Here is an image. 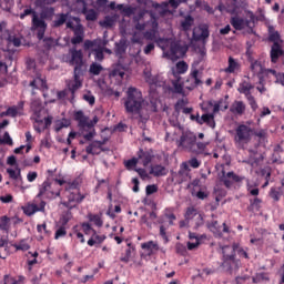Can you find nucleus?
I'll return each mask as SVG.
<instances>
[{"label":"nucleus","instance_id":"48","mask_svg":"<svg viewBox=\"0 0 284 284\" xmlns=\"http://www.w3.org/2000/svg\"><path fill=\"white\" fill-rule=\"evenodd\" d=\"M199 211H196V209L194 207H187L186 212L184 214V219L185 221H187V223H190V221H192V219H196V216L199 215Z\"/></svg>","mask_w":284,"mask_h":284},{"label":"nucleus","instance_id":"51","mask_svg":"<svg viewBox=\"0 0 284 284\" xmlns=\"http://www.w3.org/2000/svg\"><path fill=\"white\" fill-rule=\"evenodd\" d=\"M0 230L3 232H8V230H10V217L6 215L0 217Z\"/></svg>","mask_w":284,"mask_h":284},{"label":"nucleus","instance_id":"45","mask_svg":"<svg viewBox=\"0 0 284 284\" xmlns=\"http://www.w3.org/2000/svg\"><path fill=\"white\" fill-rule=\"evenodd\" d=\"M68 230H70V226H64L60 224V226L57 229L54 233L55 241H59V239H64V236L68 235Z\"/></svg>","mask_w":284,"mask_h":284},{"label":"nucleus","instance_id":"61","mask_svg":"<svg viewBox=\"0 0 284 284\" xmlns=\"http://www.w3.org/2000/svg\"><path fill=\"white\" fill-rule=\"evenodd\" d=\"M189 165L190 168H192L193 170H199V168H201V160L196 159V158H191L189 160Z\"/></svg>","mask_w":284,"mask_h":284},{"label":"nucleus","instance_id":"43","mask_svg":"<svg viewBox=\"0 0 284 284\" xmlns=\"http://www.w3.org/2000/svg\"><path fill=\"white\" fill-rule=\"evenodd\" d=\"M30 87L33 90H39V88H41L42 90H48V84H47L45 80H43L41 78H36L33 81H31Z\"/></svg>","mask_w":284,"mask_h":284},{"label":"nucleus","instance_id":"7","mask_svg":"<svg viewBox=\"0 0 284 284\" xmlns=\"http://www.w3.org/2000/svg\"><path fill=\"white\" fill-rule=\"evenodd\" d=\"M61 196V189L52 190V183L50 181H44L39 186V193L36 199H47L48 201H52L57 197Z\"/></svg>","mask_w":284,"mask_h":284},{"label":"nucleus","instance_id":"42","mask_svg":"<svg viewBox=\"0 0 284 284\" xmlns=\"http://www.w3.org/2000/svg\"><path fill=\"white\" fill-rule=\"evenodd\" d=\"M11 247H14L16 252H28L30 250V244L28 240H21L19 243L11 244Z\"/></svg>","mask_w":284,"mask_h":284},{"label":"nucleus","instance_id":"8","mask_svg":"<svg viewBox=\"0 0 284 284\" xmlns=\"http://www.w3.org/2000/svg\"><path fill=\"white\" fill-rule=\"evenodd\" d=\"M65 197L62 203L64 207H68V210H72L79 205V203H83V200L85 199V195H82L79 191H65Z\"/></svg>","mask_w":284,"mask_h":284},{"label":"nucleus","instance_id":"31","mask_svg":"<svg viewBox=\"0 0 284 284\" xmlns=\"http://www.w3.org/2000/svg\"><path fill=\"white\" fill-rule=\"evenodd\" d=\"M138 159H140V161H142V165L144 168H148L150 165V163H152V153H150L148 151H143V149H140L138 151Z\"/></svg>","mask_w":284,"mask_h":284},{"label":"nucleus","instance_id":"12","mask_svg":"<svg viewBox=\"0 0 284 284\" xmlns=\"http://www.w3.org/2000/svg\"><path fill=\"white\" fill-rule=\"evenodd\" d=\"M222 183L225 185L227 189L232 187L234 183H241L243 181V176L236 175L233 171L229 172L225 174V171L222 172Z\"/></svg>","mask_w":284,"mask_h":284},{"label":"nucleus","instance_id":"24","mask_svg":"<svg viewBox=\"0 0 284 284\" xmlns=\"http://www.w3.org/2000/svg\"><path fill=\"white\" fill-rule=\"evenodd\" d=\"M240 8H243L242 0H226V12L229 14H237Z\"/></svg>","mask_w":284,"mask_h":284},{"label":"nucleus","instance_id":"44","mask_svg":"<svg viewBox=\"0 0 284 284\" xmlns=\"http://www.w3.org/2000/svg\"><path fill=\"white\" fill-rule=\"evenodd\" d=\"M82 13H84L87 21H97L98 14L94 9H88V7H83Z\"/></svg>","mask_w":284,"mask_h":284},{"label":"nucleus","instance_id":"52","mask_svg":"<svg viewBox=\"0 0 284 284\" xmlns=\"http://www.w3.org/2000/svg\"><path fill=\"white\" fill-rule=\"evenodd\" d=\"M0 145H14V142L8 131L4 132L3 138H0Z\"/></svg>","mask_w":284,"mask_h":284},{"label":"nucleus","instance_id":"5","mask_svg":"<svg viewBox=\"0 0 284 284\" xmlns=\"http://www.w3.org/2000/svg\"><path fill=\"white\" fill-rule=\"evenodd\" d=\"M81 77H83V73H73V80L67 83V89L58 92V99H68L70 103H74L77 91L83 88Z\"/></svg>","mask_w":284,"mask_h":284},{"label":"nucleus","instance_id":"26","mask_svg":"<svg viewBox=\"0 0 284 284\" xmlns=\"http://www.w3.org/2000/svg\"><path fill=\"white\" fill-rule=\"evenodd\" d=\"M168 168L161 165V164H153L150 168L149 174L152 176L159 178V176H168Z\"/></svg>","mask_w":284,"mask_h":284},{"label":"nucleus","instance_id":"29","mask_svg":"<svg viewBox=\"0 0 284 284\" xmlns=\"http://www.w3.org/2000/svg\"><path fill=\"white\" fill-rule=\"evenodd\" d=\"M105 239H108V236L98 235L97 231H93V234L88 240L87 244L89 245V247H94V245H101V243H103L105 241Z\"/></svg>","mask_w":284,"mask_h":284},{"label":"nucleus","instance_id":"25","mask_svg":"<svg viewBox=\"0 0 284 284\" xmlns=\"http://www.w3.org/2000/svg\"><path fill=\"white\" fill-rule=\"evenodd\" d=\"M190 81H191V84L185 87L186 90H195V88H199V85H201V83H203V81H201V79H199L197 69H194L191 72V78H190V80L186 81V83H190Z\"/></svg>","mask_w":284,"mask_h":284},{"label":"nucleus","instance_id":"20","mask_svg":"<svg viewBox=\"0 0 284 284\" xmlns=\"http://www.w3.org/2000/svg\"><path fill=\"white\" fill-rule=\"evenodd\" d=\"M222 225H223V227L221 225H219V221H213L207 224V227H209V230H211V232H213V234L221 235V234H223V232L225 234L230 233V227L227 226V224L223 223Z\"/></svg>","mask_w":284,"mask_h":284},{"label":"nucleus","instance_id":"41","mask_svg":"<svg viewBox=\"0 0 284 284\" xmlns=\"http://www.w3.org/2000/svg\"><path fill=\"white\" fill-rule=\"evenodd\" d=\"M194 26V18L192 16H186L184 20L181 21V28L184 32H190Z\"/></svg>","mask_w":284,"mask_h":284},{"label":"nucleus","instance_id":"17","mask_svg":"<svg viewBox=\"0 0 284 284\" xmlns=\"http://www.w3.org/2000/svg\"><path fill=\"white\" fill-rule=\"evenodd\" d=\"M210 38V29L207 24H203L197 29L193 30V40L194 41H205V39Z\"/></svg>","mask_w":284,"mask_h":284},{"label":"nucleus","instance_id":"15","mask_svg":"<svg viewBox=\"0 0 284 284\" xmlns=\"http://www.w3.org/2000/svg\"><path fill=\"white\" fill-rule=\"evenodd\" d=\"M84 38L85 31L83 30V24L78 23L75 28H73V37L71 39L72 45H79V43H83Z\"/></svg>","mask_w":284,"mask_h":284},{"label":"nucleus","instance_id":"46","mask_svg":"<svg viewBox=\"0 0 284 284\" xmlns=\"http://www.w3.org/2000/svg\"><path fill=\"white\" fill-rule=\"evenodd\" d=\"M163 216L164 219H168L169 225H174V221H176V215L174 214L173 209H165Z\"/></svg>","mask_w":284,"mask_h":284},{"label":"nucleus","instance_id":"6","mask_svg":"<svg viewBox=\"0 0 284 284\" xmlns=\"http://www.w3.org/2000/svg\"><path fill=\"white\" fill-rule=\"evenodd\" d=\"M32 16V30H37V38L39 41H43V37H45V31L48 30V23L39 20V14L32 8L24 9V11L20 14V19H26V17Z\"/></svg>","mask_w":284,"mask_h":284},{"label":"nucleus","instance_id":"63","mask_svg":"<svg viewBox=\"0 0 284 284\" xmlns=\"http://www.w3.org/2000/svg\"><path fill=\"white\" fill-rule=\"evenodd\" d=\"M83 100L87 101L89 105H94V103L97 102V98H94V95L91 94L90 92L83 95Z\"/></svg>","mask_w":284,"mask_h":284},{"label":"nucleus","instance_id":"49","mask_svg":"<svg viewBox=\"0 0 284 284\" xmlns=\"http://www.w3.org/2000/svg\"><path fill=\"white\" fill-rule=\"evenodd\" d=\"M90 74H93L94 77H99L101 72H103V67L97 62L91 63L89 69Z\"/></svg>","mask_w":284,"mask_h":284},{"label":"nucleus","instance_id":"10","mask_svg":"<svg viewBox=\"0 0 284 284\" xmlns=\"http://www.w3.org/2000/svg\"><path fill=\"white\" fill-rule=\"evenodd\" d=\"M250 63H251L250 68L254 77H258L261 74H265L266 77H270V74H276V70L265 69V65H263V61L261 60L251 59Z\"/></svg>","mask_w":284,"mask_h":284},{"label":"nucleus","instance_id":"64","mask_svg":"<svg viewBox=\"0 0 284 284\" xmlns=\"http://www.w3.org/2000/svg\"><path fill=\"white\" fill-rule=\"evenodd\" d=\"M173 92L174 94H183V84L179 83V81L173 82Z\"/></svg>","mask_w":284,"mask_h":284},{"label":"nucleus","instance_id":"14","mask_svg":"<svg viewBox=\"0 0 284 284\" xmlns=\"http://www.w3.org/2000/svg\"><path fill=\"white\" fill-rule=\"evenodd\" d=\"M186 52H187V49L178 42H172L170 44V57L172 59H181V57H185Z\"/></svg>","mask_w":284,"mask_h":284},{"label":"nucleus","instance_id":"39","mask_svg":"<svg viewBox=\"0 0 284 284\" xmlns=\"http://www.w3.org/2000/svg\"><path fill=\"white\" fill-rule=\"evenodd\" d=\"M87 219L93 223L95 227H103V219L101 214L88 213Z\"/></svg>","mask_w":284,"mask_h":284},{"label":"nucleus","instance_id":"35","mask_svg":"<svg viewBox=\"0 0 284 284\" xmlns=\"http://www.w3.org/2000/svg\"><path fill=\"white\" fill-rule=\"evenodd\" d=\"M268 196L275 202L278 203L281 197L283 196V187L281 186H272L268 192Z\"/></svg>","mask_w":284,"mask_h":284},{"label":"nucleus","instance_id":"58","mask_svg":"<svg viewBox=\"0 0 284 284\" xmlns=\"http://www.w3.org/2000/svg\"><path fill=\"white\" fill-rule=\"evenodd\" d=\"M159 192V186L156 184H150L145 187L146 196H152V194H156Z\"/></svg>","mask_w":284,"mask_h":284},{"label":"nucleus","instance_id":"23","mask_svg":"<svg viewBox=\"0 0 284 284\" xmlns=\"http://www.w3.org/2000/svg\"><path fill=\"white\" fill-rule=\"evenodd\" d=\"M245 102L243 101H235L232 103L230 108V112L235 116H243L245 114Z\"/></svg>","mask_w":284,"mask_h":284},{"label":"nucleus","instance_id":"27","mask_svg":"<svg viewBox=\"0 0 284 284\" xmlns=\"http://www.w3.org/2000/svg\"><path fill=\"white\" fill-rule=\"evenodd\" d=\"M54 19V8L45 7L41 10L39 20L45 23V21H52Z\"/></svg>","mask_w":284,"mask_h":284},{"label":"nucleus","instance_id":"11","mask_svg":"<svg viewBox=\"0 0 284 284\" xmlns=\"http://www.w3.org/2000/svg\"><path fill=\"white\" fill-rule=\"evenodd\" d=\"M45 201H40L39 204L37 203H28L22 207L26 216H33V214H37V212H45Z\"/></svg>","mask_w":284,"mask_h":284},{"label":"nucleus","instance_id":"53","mask_svg":"<svg viewBox=\"0 0 284 284\" xmlns=\"http://www.w3.org/2000/svg\"><path fill=\"white\" fill-rule=\"evenodd\" d=\"M190 172H192V170L190 169V162H182V164L180 165L179 174H185V176H190Z\"/></svg>","mask_w":284,"mask_h":284},{"label":"nucleus","instance_id":"19","mask_svg":"<svg viewBox=\"0 0 284 284\" xmlns=\"http://www.w3.org/2000/svg\"><path fill=\"white\" fill-rule=\"evenodd\" d=\"M196 123H199V125H203V123H205L209 128H216V122L214 121V114L212 113H205L202 116H200L199 114H196Z\"/></svg>","mask_w":284,"mask_h":284},{"label":"nucleus","instance_id":"13","mask_svg":"<svg viewBox=\"0 0 284 284\" xmlns=\"http://www.w3.org/2000/svg\"><path fill=\"white\" fill-rule=\"evenodd\" d=\"M271 63H278L280 59H284V47L283 44L274 43L270 50Z\"/></svg>","mask_w":284,"mask_h":284},{"label":"nucleus","instance_id":"36","mask_svg":"<svg viewBox=\"0 0 284 284\" xmlns=\"http://www.w3.org/2000/svg\"><path fill=\"white\" fill-rule=\"evenodd\" d=\"M252 90H254V85H252V83L244 81L242 83H240L237 92H240V94H244V97H250L252 94Z\"/></svg>","mask_w":284,"mask_h":284},{"label":"nucleus","instance_id":"1","mask_svg":"<svg viewBox=\"0 0 284 284\" xmlns=\"http://www.w3.org/2000/svg\"><path fill=\"white\" fill-rule=\"evenodd\" d=\"M176 145L180 150L192 152L193 154L203 152L207 148V143L196 141V133L192 131H183L180 139L176 140Z\"/></svg>","mask_w":284,"mask_h":284},{"label":"nucleus","instance_id":"37","mask_svg":"<svg viewBox=\"0 0 284 284\" xmlns=\"http://www.w3.org/2000/svg\"><path fill=\"white\" fill-rule=\"evenodd\" d=\"M10 256V246L8 240L1 237L0 239V258H8Z\"/></svg>","mask_w":284,"mask_h":284},{"label":"nucleus","instance_id":"40","mask_svg":"<svg viewBox=\"0 0 284 284\" xmlns=\"http://www.w3.org/2000/svg\"><path fill=\"white\" fill-rule=\"evenodd\" d=\"M57 19L52 21L51 28H61L68 21V13H58Z\"/></svg>","mask_w":284,"mask_h":284},{"label":"nucleus","instance_id":"38","mask_svg":"<svg viewBox=\"0 0 284 284\" xmlns=\"http://www.w3.org/2000/svg\"><path fill=\"white\" fill-rule=\"evenodd\" d=\"M26 276L19 275L18 277H11L10 275H4L3 284H24Z\"/></svg>","mask_w":284,"mask_h":284},{"label":"nucleus","instance_id":"30","mask_svg":"<svg viewBox=\"0 0 284 284\" xmlns=\"http://www.w3.org/2000/svg\"><path fill=\"white\" fill-rule=\"evenodd\" d=\"M31 112H33L37 119L41 118V112H43V103L41 102L40 99H33L31 101Z\"/></svg>","mask_w":284,"mask_h":284},{"label":"nucleus","instance_id":"33","mask_svg":"<svg viewBox=\"0 0 284 284\" xmlns=\"http://www.w3.org/2000/svg\"><path fill=\"white\" fill-rule=\"evenodd\" d=\"M239 70H241V63H239L233 57H229V67L224 72H226V74H234V72H239Z\"/></svg>","mask_w":284,"mask_h":284},{"label":"nucleus","instance_id":"55","mask_svg":"<svg viewBox=\"0 0 284 284\" xmlns=\"http://www.w3.org/2000/svg\"><path fill=\"white\" fill-rule=\"evenodd\" d=\"M245 99L247 100L248 105H251L253 112H256V110H258V103H256V99L254 98V95H246Z\"/></svg>","mask_w":284,"mask_h":284},{"label":"nucleus","instance_id":"62","mask_svg":"<svg viewBox=\"0 0 284 284\" xmlns=\"http://www.w3.org/2000/svg\"><path fill=\"white\" fill-rule=\"evenodd\" d=\"M138 10H139V8H136V7H125L123 9V12H124L125 17H132V16L136 14Z\"/></svg>","mask_w":284,"mask_h":284},{"label":"nucleus","instance_id":"34","mask_svg":"<svg viewBox=\"0 0 284 284\" xmlns=\"http://www.w3.org/2000/svg\"><path fill=\"white\" fill-rule=\"evenodd\" d=\"M72 209H69L68 211H64L59 220V224L63 225L64 227H70V222L72 219H74V215L72 214Z\"/></svg>","mask_w":284,"mask_h":284},{"label":"nucleus","instance_id":"32","mask_svg":"<svg viewBox=\"0 0 284 284\" xmlns=\"http://www.w3.org/2000/svg\"><path fill=\"white\" fill-rule=\"evenodd\" d=\"M268 41L271 43H278V45L283 44V39H281V33L278 31H275L274 27H268Z\"/></svg>","mask_w":284,"mask_h":284},{"label":"nucleus","instance_id":"57","mask_svg":"<svg viewBox=\"0 0 284 284\" xmlns=\"http://www.w3.org/2000/svg\"><path fill=\"white\" fill-rule=\"evenodd\" d=\"M143 17H145V11L138 9L135 11V14H133V23L141 22V20H143Z\"/></svg>","mask_w":284,"mask_h":284},{"label":"nucleus","instance_id":"47","mask_svg":"<svg viewBox=\"0 0 284 284\" xmlns=\"http://www.w3.org/2000/svg\"><path fill=\"white\" fill-rule=\"evenodd\" d=\"M110 77H119V79H123L125 77V69L118 64L110 73Z\"/></svg>","mask_w":284,"mask_h":284},{"label":"nucleus","instance_id":"54","mask_svg":"<svg viewBox=\"0 0 284 284\" xmlns=\"http://www.w3.org/2000/svg\"><path fill=\"white\" fill-rule=\"evenodd\" d=\"M92 52L94 53L95 61H103V59H105V55L103 54V48L99 47L93 49Z\"/></svg>","mask_w":284,"mask_h":284},{"label":"nucleus","instance_id":"18","mask_svg":"<svg viewBox=\"0 0 284 284\" xmlns=\"http://www.w3.org/2000/svg\"><path fill=\"white\" fill-rule=\"evenodd\" d=\"M23 101H20L18 105L9 106L3 113L4 116H11V119H17V116H22L23 114Z\"/></svg>","mask_w":284,"mask_h":284},{"label":"nucleus","instance_id":"60","mask_svg":"<svg viewBox=\"0 0 284 284\" xmlns=\"http://www.w3.org/2000/svg\"><path fill=\"white\" fill-rule=\"evenodd\" d=\"M176 70L180 74H185L187 72V63L185 61L178 62Z\"/></svg>","mask_w":284,"mask_h":284},{"label":"nucleus","instance_id":"4","mask_svg":"<svg viewBox=\"0 0 284 284\" xmlns=\"http://www.w3.org/2000/svg\"><path fill=\"white\" fill-rule=\"evenodd\" d=\"M254 129L246 124H240L235 129L234 143L237 150H247V145L252 143Z\"/></svg>","mask_w":284,"mask_h":284},{"label":"nucleus","instance_id":"16","mask_svg":"<svg viewBox=\"0 0 284 284\" xmlns=\"http://www.w3.org/2000/svg\"><path fill=\"white\" fill-rule=\"evenodd\" d=\"M74 119L78 121L79 128H82L83 130H92L94 128V124L92 122L88 121V116L83 113V111H77L74 113Z\"/></svg>","mask_w":284,"mask_h":284},{"label":"nucleus","instance_id":"2","mask_svg":"<svg viewBox=\"0 0 284 284\" xmlns=\"http://www.w3.org/2000/svg\"><path fill=\"white\" fill-rule=\"evenodd\" d=\"M143 93L131 87L126 91V98L124 100V108L128 114H139L141 112V108H143Z\"/></svg>","mask_w":284,"mask_h":284},{"label":"nucleus","instance_id":"22","mask_svg":"<svg viewBox=\"0 0 284 284\" xmlns=\"http://www.w3.org/2000/svg\"><path fill=\"white\" fill-rule=\"evenodd\" d=\"M231 26L234 28V30H244L250 26V21L245 20L239 16H234L230 20Z\"/></svg>","mask_w":284,"mask_h":284},{"label":"nucleus","instance_id":"59","mask_svg":"<svg viewBox=\"0 0 284 284\" xmlns=\"http://www.w3.org/2000/svg\"><path fill=\"white\" fill-rule=\"evenodd\" d=\"M138 163L139 159L133 158L124 162V168H126V170H132V168H136Z\"/></svg>","mask_w":284,"mask_h":284},{"label":"nucleus","instance_id":"56","mask_svg":"<svg viewBox=\"0 0 284 284\" xmlns=\"http://www.w3.org/2000/svg\"><path fill=\"white\" fill-rule=\"evenodd\" d=\"M7 174H9V178L13 181L19 180V176H21V170L18 169V172L14 171V169H7Z\"/></svg>","mask_w":284,"mask_h":284},{"label":"nucleus","instance_id":"21","mask_svg":"<svg viewBox=\"0 0 284 284\" xmlns=\"http://www.w3.org/2000/svg\"><path fill=\"white\" fill-rule=\"evenodd\" d=\"M87 154L99 155L103 152V142L102 141H93L85 148Z\"/></svg>","mask_w":284,"mask_h":284},{"label":"nucleus","instance_id":"28","mask_svg":"<svg viewBox=\"0 0 284 284\" xmlns=\"http://www.w3.org/2000/svg\"><path fill=\"white\" fill-rule=\"evenodd\" d=\"M141 247L146 252V256H152V254L159 252V244L154 241L142 243Z\"/></svg>","mask_w":284,"mask_h":284},{"label":"nucleus","instance_id":"9","mask_svg":"<svg viewBox=\"0 0 284 284\" xmlns=\"http://www.w3.org/2000/svg\"><path fill=\"white\" fill-rule=\"evenodd\" d=\"M70 53L71 59L69 61V64L74 67L73 73L83 74V51L72 49Z\"/></svg>","mask_w":284,"mask_h":284},{"label":"nucleus","instance_id":"50","mask_svg":"<svg viewBox=\"0 0 284 284\" xmlns=\"http://www.w3.org/2000/svg\"><path fill=\"white\" fill-rule=\"evenodd\" d=\"M82 227V232H84L85 236H92L94 234V232H97V230H94L92 227V224H90V222H83L81 224Z\"/></svg>","mask_w":284,"mask_h":284},{"label":"nucleus","instance_id":"3","mask_svg":"<svg viewBox=\"0 0 284 284\" xmlns=\"http://www.w3.org/2000/svg\"><path fill=\"white\" fill-rule=\"evenodd\" d=\"M236 253L241 258H250L247 251H245L240 243H233L232 246L226 245L222 247L223 267L232 268V265L236 263Z\"/></svg>","mask_w":284,"mask_h":284}]
</instances>
